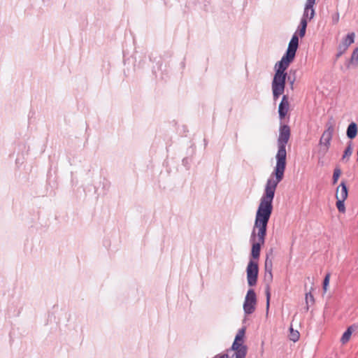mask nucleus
I'll return each mask as SVG.
<instances>
[{
    "label": "nucleus",
    "instance_id": "obj_12",
    "mask_svg": "<svg viewBox=\"0 0 358 358\" xmlns=\"http://www.w3.org/2000/svg\"><path fill=\"white\" fill-rule=\"evenodd\" d=\"M348 195V188L345 181H342L336 189V198L346 200Z\"/></svg>",
    "mask_w": 358,
    "mask_h": 358
},
{
    "label": "nucleus",
    "instance_id": "obj_22",
    "mask_svg": "<svg viewBox=\"0 0 358 358\" xmlns=\"http://www.w3.org/2000/svg\"><path fill=\"white\" fill-rule=\"evenodd\" d=\"M329 280H330V273H327L325 275L324 281H323V290L324 292H326L327 291V287L329 283Z\"/></svg>",
    "mask_w": 358,
    "mask_h": 358
},
{
    "label": "nucleus",
    "instance_id": "obj_21",
    "mask_svg": "<svg viewBox=\"0 0 358 358\" xmlns=\"http://www.w3.org/2000/svg\"><path fill=\"white\" fill-rule=\"evenodd\" d=\"M341 174V169L339 168H336L334 171V174H333V184L334 185L337 183Z\"/></svg>",
    "mask_w": 358,
    "mask_h": 358
},
{
    "label": "nucleus",
    "instance_id": "obj_1",
    "mask_svg": "<svg viewBox=\"0 0 358 358\" xmlns=\"http://www.w3.org/2000/svg\"><path fill=\"white\" fill-rule=\"evenodd\" d=\"M274 196L275 194L264 192L259 201L250 239L252 243L251 256L254 259H259L261 246L265 242L267 225L273 210Z\"/></svg>",
    "mask_w": 358,
    "mask_h": 358
},
{
    "label": "nucleus",
    "instance_id": "obj_14",
    "mask_svg": "<svg viewBox=\"0 0 358 358\" xmlns=\"http://www.w3.org/2000/svg\"><path fill=\"white\" fill-rule=\"evenodd\" d=\"M357 328V327L355 324L350 326L347 329V330L343 333V334L341 338V342L343 344H345L347 342H348L353 331H355Z\"/></svg>",
    "mask_w": 358,
    "mask_h": 358
},
{
    "label": "nucleus",
    "instance_id": "obj_6",
    "mask_svg": "<svg viewBox=\"0 0 358 358\" xmlns=\"http://www.w3.org/2000/svg\"><path fill=\"white\" fill-rule=\"evenodd\" d=\"M334 132V126L333 123L330 122H327L326 124V129L323 132L320 140V145L322 147L320 152H322L323 155L327 153L330 147Z\"/></svg>",
    "mask_w": 358,
    "mask_h": 358
},
{
    "label": "nucleus",
    "instance_id": "obj_9",
    "mask_svg": "<svg viewBox=\"0 0 358 358\" xmlns=\"http://www.w3.org/2000/svg\"><path fill=\"white\" fill-rule=\"evenodd\" d=\"M315 0H307L305 4L303 16L301 20H311L315 16V9L313 8Z\"/></svg>",
    "mask_w": 358,
    "mask_h": 358
},
{
    "label": "nucleus",
    "instance_id": "obj_25",
    "mask_svg": "<svg viewBox=\"0 0 358 358\" xmlns=\"http://www.w3.org/2000/svg\"><path fill=\"white\" fill-rule=\"evenodd\" d=\"M339 52L337 53V55L336 57H339L340 56H341L346 50H343V49H341V50H338Z\"/></svg>",
    "mask_w": 358,
    "mask_h": 358
},
{
    "label": "nucleus",
    "instance_id": "obj_4",
    "mask_svg": "<svg viewBox=\"0 0 358 358\" xmlns=\"http://www.w3.org/2000/svg\"><path fill=\"white\" fill-rule=\"evenodd\" d=\"M244 334L245 330L243 329H240L236 336L231 349L227 350V354L218 355L215 358H245L247 348L243 345Z\"/></svg>",
    "mask_w": 358,
    "mask_h": 358
},
{
    "label": "nucleus",
    "instance_id": "obj_20",
    "mask_svg": "<svg viewBox=\"0 0 358 358\" xmlns=\"http://www.w3.org/2000/svg\"><path fill=\"white\" fill-rule=\"evenodd\" d=\"M352 148L351 143H350L344 151L342 159H345V158H348L352 155Z\"/></svg>",
    "mask_w": 358,
    "mask_h": 358
},
{
    "label": "nucleus",
    "instance_id": "obj_13",
    "mask_svg": "<svg viewBox=\"0 0 358 358\" xmlns=\"http://www.w3.org/2000/svg\"><path fill=\"white\" fill-rule=\"evenodd\" d=\"M358 66V47L355 48L350 59L346 64V66L348 69H350L351 67H357Z\"/></svg>",
    "mask_w": 358,
    "mask_h": 358
},
{
    "label": "nucleus",
    "instance_id": "obj_2",
    "mask_svg": "<svg viewBox=\"0 0 358 358\" xmlns=\"http://www.w3.org/2000/svg\"><path fill=\"white\" fill-rule=\"evenodd\" d=\"M289 137V127L286 124L280 126L279 137L278 138V152L275 155L276 164L273 171L266 182L264 192L275 194L278 183L280 182L284 178L287 157L285 148Z\"/></svg>",
    "mask_w": 358,
    "mask_h": 358
},
{
    "label": "nucleus",
    "instance_id": "obj_8",
    "mask_svg": "<svg viewBox=\"0 0 358 358\" xmlns=\"http://www.w3.org/2000/svg\"><path fill=\"white\" fill-rule=\"evenodd\" d=\"M258 271L259 268L257 263L255 261L250 260L246 269L248 283L250 286L252 287L256 285Z\"/></svg>",
    "mask_w": 358,
    "mask_h": 358
},
{
    "label": "nucleus",
    "instance_id": "obj_15",
    "mask_svg": "<svg viewBox=\"0 0 358 358\" xmlns=\"http://www.w3.org/2000/svg\"><path fill=\"white\" fill-rule=\"evenodd\" d=\"M357 134V126L356 123L352 122L348 125L347 128L346 135L348 138H349L350 139H353L354 138L356 137Z\"/></svg>",
    "mask_w": 358,
    "mask_h": 358
},
{
    "label": "nucleus",
    "instance_id": "obj_17",
    "mask_svg": "<svg viewBox=\"0 0 358 358\" xmlns=\"http://www.w3.org/2000/svg\"><path fill=\"white\" fill-rule=\"evenodd\" d=\"M314 302H315V299H314V297H313V294H311V292L306 293V306L305 308L306 311H308L309 309V303H310L312 305L314 303Z\"/></svg>",
    "mask_w": 358,
    "mask_h": 358
},
{
    "label": "nucleus",
    "instance_id": "obj_19",
    "mask_svg": "<svg viewBox=\"0 0 358 358\" xmlns=\"http://www.w3.org/2000/svg\"><path fill=\"white\" fill-rule=\"evenodd\" d=\"M337 201H336V207L338 210L339 212L341 213H345V204H344V202L345 200L344 199H336Z\"/></svg>",
    "mask_w": 358,
    "mask_h": 358
},
{
    "label": "nucleus",
    "instance_id": "obj_10",
    "mask_svg": "<svg viewBox=\"0 0 358 358\" xmlns=\"http://www.w3.org/2000/svg\"><path fill=\"white\" fill-rule=\"evenodd\" d=\"M289 103L288 101V97L284 95L278 106V113L280 120L285 118L289 110Z\"/></svg>",
    "mask_w": 358,
    "mask_h": 358
},
{
    "label": "nucleus",
    "instance_id": "obj_16",
    "mask_svg": "<svg viewBox=\"0 0 358 358\" xmlns=\"http://www.w3.org/2000/svg\"><path fill=\"white\" fill-rule=\"evenodd\" d=\"M308 22L305 20H301L300 24L298 28L299 35L301 38L303 37L306 34V27Z\"/></svg>",
    "mask_w": 358,
    "mask_h": 358
},
{
    "label": "nucleus",
    "instance_id": "obj_27",
    "mask_svg": "<svg viewBox=\"0 0 358 358\" xmlns=\"http://www.w3.org/2000/svg\"><path fill=\"white\" fill-rule=\"evenodd\" d=\"M357 161H358V150H357Z\"/></svg>",
    "mask_w": 358,
    "mask_h": 358
},
{
    "label": "nucleus",
    "instance_id": "obj_26",
    "mask_svg": "<svg viewBox=\"0 0 358 358\" xmlns=\"http://www.w3.org/2000/svg\"><path fill=\"white\" fill-rule=\"evenodd\" d=\"M265 266H266V269H267V268H268V257L266 259Z\"/></svg>",
    "mask_w": 358,
    "mask_h": 358
},
{
    "label": "nucleus",
    "instance_id": "obj_18",
    "mask_svg": "<svg viewBox=\"0 0 358 358\" xmlns=\"http://www.w3.org/2000/svg\"><path fill=\"white\" fill-rule=\"evenodd\" d=\"M290 330V340H292L294 342H296L299 338V333L296 330H294L293 328L291 327L289 328Z\"/></svg>",
    "mask_w": 358,
    "mask_h": 358
},
{
    "label": "nucleus",
    "instance_id": "obj_5",
    "mask_svg": "<svg viewBox=\"0 0 358 358\" xmlns=\"http://www.w3.org/2000/svg\"><path fill=\"white\" fill-rule=\"evenodd\" d=\"M299 46V37L296 32L292 36L286 53L282 56L280 62L289 64L294 60L296 52Z\"/></svg>",
    "mask_w": 358,
    "mask_h": 358
},
{
    "label": "nucleus",
    "instance_id": "obj_11",
    "mask_svg": "<svg viewBox=\"0 0 358 358\" xmlns=\"http://www.w3.org/2000/svg\"><path fill=\"white\" fill-rule=\"evenodd\" d=\"M355 34L354 32H351L348 34L342 41L341 44H339L338 49L343 50H346L348 47L355 42Z\"/></svg>",
    "mask_w": 358,
    "mask_h": 358
},
{
    "label": "nucleus",
    "instance_id": "obj_24",
    "mask_svg": "<svg viewBox=\"0 0 358 358\" xmlns=\"http://www.w3.org/2000/svg\"><path fill=\"white\" fill-rule=\"evenodd\" d=\"M339 16L338 14H336L334 16H333V22L334 24H336L338 22Z\"/></svg>",
    "mask_w": 358,
    "mask_h": 358
},
{
    "label": "nucleus",
    "instance_id": "obj_7",
    "mask_svg": "<svg viewBox=\"0 0 358 358\" xmlns=\"http://www.w3.org/2000/svg\"><path fill=\"white\" fill-rule=\"evenodd\" d=\"M256 302L255 292L253 289H250L247 292L243 303V310L245 314L250 315L255 311Z\"/></svg>",
    "mask_w": 358,
    "mask_h": 358
},
{
    "label": "nucleus",
    "instance_id": "obj_23",
    "mask_svg": "<svg viewBox=\"0 0 358 358\" xmlns=\"http://www.w3.org/2000/svg\"><path fill=\"white\" fill-rule=\"evenodd\" d=\"M266 306H267V308H268L269 300H270V296H271V294H270L268 288L266 289Z\"/></svg>",
    "mask_w": 358,
    "mask_h": 358
},
{
    "label": "nucleus",
    "instance_id": "obj_3",
    "mask_svg": "<svg viewBox=\"0 0 358 358\" xmlns=\"http://www.w3.org/2000/svg\"><path fill=\"white\" fill-rule=\"evenodd\" d=\"M289 64L278 62L275 64V73L272 81V91L273 99L276 101L283 94L287 77L286 69Z\"/></svg>",
    "mask_w": 358,
    "mask_h": 358
}]
</instances>
